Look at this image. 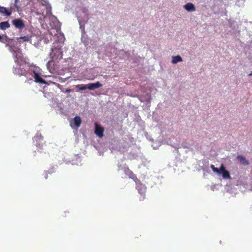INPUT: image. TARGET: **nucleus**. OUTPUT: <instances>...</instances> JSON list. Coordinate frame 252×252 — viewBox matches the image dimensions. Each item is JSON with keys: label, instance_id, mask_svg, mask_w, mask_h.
I'll list each match as a JSON object with an SVG mask.
<instances>
[{"label": "nucleus", "instance_id": "obj_9", "mask_svg": "<svg viewBox=\"0 0 252 252\" xmlns=\"http://www.w3.org/2000/svg\"><path fill=\"white\" fill-rule=\"evenodd\" d=\"M102 86V84L99 82H96L94 83H89L88 84V89L90 90H93L96 89H98Z\"/></svg>", "mask_w": 252, "mask_h": 252}, {"label": "nucleus", "instance_id": "obj_3", "mask_svg": "<svg viewBox=\"0 0 252 252\" xmlns=\"http://www.w3.org/2000/svg\"><path fill=\"white\" fill-rule=\"evenodd\" d=\"M50 56L52 59L55 61L61 59L63 56L61 47L54 46L52 48V52L50 53Z\"/></svg>", "mask_w": 252, "mask_h": 252}, {"label": "nucleus", "instance_id": "obj_10", "mask_svg": "<svg viewBox=\"0 0 252 252\" xmlns=\"http://www.w3.org/2000/svg\"><path fill=\"white\" fill-rule=\"evenodd\" d=\"M237 159L240 161V162L244 165H247L249 164V161L246 159L245 157L242 155H238L237 157Z\"/></svg>", "mask_w": 252, "mask_h": 252}, {"label": "nucleus", "instance_id": "obj_8", "mask_svg": "<svg viewBox=\"0 0 252 252\" xmlns=\"http://www.w3.org/2000/svg\"><path fill=\"white\" fill-rule=\"evenodd\" d=\"M31 74L33 73L34 74V81L36 83H39L42 84H46V82L42 79V78L40 76L39 74L36 72L34 70H32L31 71Z\"/></svg>", "mask_w": 252, "mask_h": 252}, {"label": "nucleus", "instance_id": "obj_21", "mask_svg": "<svg viewBox=\"0 0 252 252\" xmlns=\"http://www.w3.org/2000/svg\"><path fill=\"white\" fill-rule=\"evenodd\" d=\"M2 36L1 35H0V42H3L2 41Z\"/></svg>", "mask_w": 252, "mask_h": 252}, {"label": "nucleus", "instance_id": "obj_18", "mask_svg": "<svg viewBox=\"0 0 252 252\" xmlns=\"http://www.w3.org/2000/svg\"><path fill=\"white\" fill-rule=\"evenodd\" d=\"M43 137L40 134H36L33 137V141H37L40 140H42Z\"/></svg>", "mask_w": 252, "mask_h": 252}, {"label": "nucleus", "instance_id": "obj_11", "mask_svg": "<svg viewBox=\"0 0 252 252\" xmlns=\"http://www.w3.org/2000/svg\"><path fill=\"white\" fill-rule=\"evenodd\" d=\"M10 25L8 21L1 22L0 23V29L1 30L4 31L10 28Z\"/></svg>", "mask_w": 252, "mask_h": 252}, {"label": "nucleus", "instance_id": "obj_12", "mask_svg": "<svg viewBox=\"0 0 252 252\" xmlns=\"http://www.w3.org/2000/svg\"><path fill=\"white\" fill-rule=\"evenodd\" d=\"M55 60H53L52 59L51 61H49L47 63V67L48 69V70L51 72L52 71H54L55 70Z\"/></svg>", "mask_w": 252, "mask_h": 252}, {"label": "nucleus", "instance_id": "obj_20", "mask_svg": "<svg viewBox=\"0 0 252 252\" xmlns=\"http://www.w3.org/2000/svg\"><path fill=\"white\" fill-rule=\"evenodd\" d=\"M127 171L130 174L133 175V173L131 171H130L128 168H127Z\"/></svg>", "mask_w": 252, "mask_h": 252}, {"label": "nucleus", "instance_id": "obj_6", "mask_svg": "<svg viewBox=\"0 0 252 252\" xmlns=\"http://www.w3.org/2000/svg\"><path fill=\"white\" fill-rule=\"evenodd\" d=\"M12 13V10L11 8H6L0 6V14L1 16L9 17L11 16Z\"/></svg>", "mask_w": 252, "mask_h": 252}, {"label": "nucleus", "instance_id": "obj_13", "mask_svg": "<svg viewBox=\"0 0 252 252\" xmlns=\"http://www.w3.org/2000/svg\"><path fill=\"white\" fill-rule=\"evenodd\" d=\"M184 7L188 11H194L195 10V8L192 3H187L185 5Z\"/></svg>", "mask_w": 252, "mask_h": 252}, {"label": "nucleus", "instance_id": "obj_7", "mask_svg": "<svg viewBox=\"0 0 252 252\" xmlns=\"http://www.w3.org/2000/svg\"><path fill=\"white\" fill-rule=\"evenodd\" d=\"M95 130L94 133L99 138H102L104 135V129L103 127L99 126L97 123H94Z\"/></svg>", "mask_w": 252, "mask_h": 252}, {"label": "nucleus", "instance_id": "obj_23", "mask_svg": "<svg viewBox=\"0 0 252 252\" xmlns=\"http://www.w3.org/2000/svg\"><path fill=\"white\" fill-rule=\"evenodd\" d=\"M249 75H252V71L251 72V73L249 74Z\"/></svg>", "mask_w": 252, "mask_h": 252}, {"label": "nucleus", "instance_id": "obj_15", "mask_svg": "<svg viewBox=\"0 0 252 252\" xmlns=\"http://www.w3.org/2000/svg\"><path fill=\"white\" fill-rule=\"evenodd\" d=\"M182 59L181 56L178 55L176 56H173L172 57V63L174 64L177 63L178 62H182Z\"/></svg>", "mask_w": 252, "mask_h": 252}, {"label": "nucleus", "instance_id": "obj_22", "mask_svg": "<svg viewBox=\"0 0 252 252\" xmlns=\"http://www.w3.org/2000/svg\"><path fill=\"white\" fill-rule=\"evenodd\" d=\"M48 177V173H45V179H47Z\"/></svg>", "mask_w": 252, "mask_h": 252}, {"label": "nucleus", "instance_id": "obj_1", "mask_svg": "<svg viewBox=\"0 0 252 252\" xmlns=\"http://www.w3.org/2000/svg\"><path fill=\"white\" fill-rule=\"evenodd\" d=\"M14 61L17 64L16 67H13V72L19 76H27L29 74H31L29 65L25 60L22 57H18L16 55L14 58Z\"/></svg>", "mask_w": 252, "mask_h": 252}, {"label": "nucleus", "instance_id": "obj_19", "mask_svg": "<svg viewBox=\"0 0 252 252\" xmlns=\"http://www.w3.org/2000/svg\"><path fill=\"white\" fill-rule=\"evenodd\" d=\"M71 92V90L70 89H66L65 91V93H70Z\"/></svg>", "mask_w": 252, "mask_h": 252}, {"label": "nucleus", "instance_id": "obj_2", "mask_svg": "<svg viewBox=\"0 0 252 252\" xmlns=\"http://www.w3.org/2000/svg\"><path fill=\"white\" fill-rule=\"evenodd\" d=\"M210 167L214 172L218 173L219 174H221L223 178L225 179H228L231 178L229 172L226 170L225 167L223 164L221 165V166L220 169L215 167V166L213 164L211 165Z\"/></svg>", "mask_w": 252, "mask_h": 252}, {"label": "nucleus", "instance_id": "obj_16", "mask_svg": "<svg viewBox=\"0 0 252 252\" xmlns=\"http://www.w3.org/2000/svg\"><path fill=\"white\" fill-rule=\"evenodd\" d=\"M88 85L80 84L75 86V88L78 89L79 90L83 91L88 89Z\"/></svg>", "mask_w": 252, "mask_h": 252}, {"label": "nucleus", "instance_id": "obj_5", "mask_svg": "<svg viewBox=\"0 0 252 252\" xmlns=\"http://www.w3.org/2000/svg\"><path fill=\"white\" fill-rule=\"evenodd\" d=\"M137 189L138 192L141 194L139 201H143L145 199V193L146 192V187L142 184H139L137 186Z\"/></svg>", "mask_w": 252, "mask_h": 252}, {"label": "nucleus", "instance_id": "obj_17", "mask_svg": "<svg viewBox=\"0 0 252 252\" xmlns=\"http://www.w3.org/2000/svg\"><path fill=\"white\" fill-rule=\"evenodd\" d=\"M29 40H30V38H29V36L28 35L20 37H19L17 38V40L19 42H22L21 40H22L23 42H26V41H28Z\"/></svg>", "mask_w": 252, "mask_h": 252}, {"label": "nucleus", "instance_id": "obj_4", "mask_svg": "<svg viewBox=\"0 0 252 252\" xmlns=\"http://www.w3.org/2000/svg\"><path fill=\"white\" fill-rule=\"evenodd\" d=\"M12 25L20 30H22L25 28V25L22 19L21 18L15 19L12 21Z\"/></svg>", "mask_w": 252, "mask_h": 252}, {"label": "nucleus", "instance_id": "obj_14", "mask_svg": "<svg viewBox=\"0 0 252 252\" xmlns=\"http://www.w3.org/2000/svg\"><path fill=\"white\" fill-rule=\"evenodd\" d=\"M73 122L74 125L77 127H79L81 124V118L79 116H75L73 119Z\"/></svg>", "mask_w": 252, "mask_h": 252}]
</instances>
